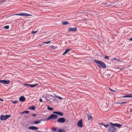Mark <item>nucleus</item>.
Instances as JSON below:
<instances>
[{
	"label": "nucleus",
	"mask_w": 132,
	"mask_h": 132,
	"mask_svg": "<svg viewBox=\"0 0 132 132\" xmlns=\"http://www.w3.org/2000/svg\"><path fill=\"white\" fill-rule=\"evenodd\" d=\"M130 111L131 112H132V108L130 110Z\"/></svg>",
	"instance_id": "nucleus-42"
},
{
	"label": "nucleus",
	"mask_w": 132,
	"mask_h": 132,
	"mask_svg": "<svg viewBox=\"0 0 132 132\" xmlns=\"http://www.w3.org/2000/svg\"><path fill=\"white\" fill-rule=\"evenodd\" d=\"M94 62L96 63L97 66L100 68H105L106 67L105 64L103 62L100 61L94 60Z\"/></svg>",
	"instance_id": "nucleus-2"
},
{
	"label": "nucleus",
	"mask_w": 132,
	"mask_h": 132,
	"mask_svg": "<svg viewBox=\"0 0 132 132\" xmlns=\"http://www.w3.org/2000/svg\"><path fill=\"white\" fill-rule=\"evenodd\" d=\"M109 123L110 125L109 126L108 130L110 132H116L117 130L116 127L120 128L122 126V124L118 123H113L111 122H109Z\"/></svg>",
	"instance_id": "nucleus-1"
},
{
	"label": "nucleus",
	"mask_w": 132,
	"mask_h": 132,
	"mask_svg": "<svg viewBox=\"0 0 132 132\" xmlns=\"http://www.w3.org/2000/svg\"><path fill=\"white\" fill-rule=\"evenodd\" d=\"M43 120V119H40V120H38L37 121H34V123L35 124H37L41 122L40 121H42Z\"/></svg>",
	"instance_id": "nucleus-12"
},
{
	"label": "nucleus",
	"mask_w": 132,
	"mask_h": 132,
	"mask_svg": "<svg viewBox=\"0 0 132 132\" xmlns=\"http://www.w3.org/2000/svg\"><path fill=\"white\" fill-rule=\"evenodd\" d=\"M122 97H132V94H128L127 95Z\"/></svg>",
	"instance_id": "nucleus-11"
},
{
	"label": "nucleus",
	"mask_w": 132,
	"mask_h": 132,
	"mask_svg": "<svg viewBox=\"0 0 132 132\" xmlns=\"http://www.w3.org/2000/svg\"><path fill=\"white\" fill-rule=\"evenodd\" d=\"M77 29L76 27L74 28H68V31H75Z\"/></svg>",
	"instance_id": "nucleus-8"
},
{
	"label": "nucleus",
	"mask_w": 132,
	"mask_h": 132,
	"mask_svg": "<svg viewBox=\"0 0 132 132\" xmlns=\"http://www.w3.org/2000/svg\"><path fill=\"white\" fill-rule=\"evenodd\" d=\"M12 103H13L14 104H15L17 103H18V101H12Z\"/></svg>",
	"instance_id": "nucleus-27"
},
{
	"label": "nucleus",
	"mask_w": 132,
	"mask_h": 132,
	"mask_svg": "<svg viewBox=\"0 0 132 132\" xmlns=\"http://www.w3.org/2000/svg\"><path fill=\"white\" fill-rule=\"evenodd\" d=\"M57 114L61 116H63L64 114L62 112L58 111Z\"/></svg>",
	"instance_id": "nucleus-18"
},
{
	"label": "nucleus",
	"mask_w": 132,
	"mask_h": 132,
	"mask_svg": "<svg viewBox=\"0 0 132 132\" xmlns=\"http://www.w3.org/2000/svg\"><path fill=\"white\" fill-rule=\"evenodd\" d=\"M59 132H66L65 130L64 129H61L59 130Z\"/></svg>",
	"instance_id": "nucleus-22"
},
{
	"label": "nucleus",
	"mask_w": 132,
	"mask_h": 132,
	"mask_svg": "<svg viewBox=\"0 0 132 132\" xmlns=\"http://www.w3.org/2000/svg\"><path fill=\"white\" fill-rule=\"evenodd\" d=\"M8 118V115H6L5 116L1 114L0 116V119L2 121L5 120Z\"/></svg>",
	"instance_id": "nucleus-4"
},
{
	"label": "nucleus",
	"mask_w": 132,
	"mask_h": 132,
	"mask_svg": "<svg viewBox=\"0 0 132 132\" xmlns=\"http://www.w3.org/2000/svg\"><path fill=\"white\" fill-rule=\"evenodd\" d=\"M2 84H8V80H3Z\"/></svg>",
	"instance_id": "nucleus-17"
},
{
	"label": "nucleus",
	"mask_w": 132,
	"mask_h": 132,
	"mask_svg": "<svg viewBox=\"0 0 132 132\" xmlns=\"http://www.w3.org/2000/svg\"><path fill=\"white\" fill-rule=\"evenodd\" d=\"M82 120V119H81L79 121H78L77 123V126L80 128L82 127L83 126Z\"/></svg>",
	"instance_id": "nucleus-5"
},
{
	"label": "nucleus",
	"mask_w": 132,
	"mask_h": 132,
	"mask_svg": "<svg viewBox=\"0 0 132 132\" xmlns=\"http://www.w3.org/2000/svg\"><path fill=\"white\" fill-rule=\"evenodd\" d=\"M127 103V102H121V103H118L119 104H123V103H124V104H125L126 103Z\"/></svg>",
	"instance_id": "nucleus-32"
},
{
	"label": "nucleus",
	"mask_w": 132,
	"mask_h": 132,
	"mask_svg": "<svg viewBox=\"0 0 132 132\" xmlns=\"http://www.w3.org/2000/svg\"><path fill=\"white\" fill-rule=\"evenodd\" d=\"M55 97L59 99V100H62L63 99L60 96H59L58 95H55Z\"/></svg>",
	"instance_id": "nucleus-20"
},
{
	"label": "nucleus",
	"mask_w": 132,
	"mask_h": 132,
	"mask_svg": "<svg viewBox=\"0 0 132 132\" xmlns=\"http://www.w3.org/2000/svg\"><path fill=\"white\" fill-rule=\"evenodd\" d=\"M40 101L41 102H43V101L42 100L41 98L40 99Z\"/></svg>",
	"instance_id": "nucleus-36"
},
{
	"label": "nucleus",
	"mask_w": 132,
	"mask_h": 132,
	"mask_svg": "<svg viewBox=\"0 0 132 132\" xmlns=\"http://www.w3.org/2000/svg\"><path fill=\"white\" fill-rule=\"evenodd\" d=\"M37 32V31H32L31 32V34H34L35 33H36Z\"/></svg>",
	"instance_id": "nucleus-31"
},
{
	"label": "nucleus",
	"mask_w": 132,
	"mask_h": 132,
	"mask_svg": "<svg viewBox=\"0 0 132 132\" xmlns=\"http://www.w3.org/2000/svg\"><path fill=\"white\" fill-rule=\"evenodd\" d=\"M110 91L111 92H114L115 91V90H113L112 89H110Z\"/></svg>",
	"instance_id": "nucleus-34"
},
{
	"label": "nucleus",
	"mask_w": 132,
	"mask_h": 132,
	"mask_svg": "<svg viewBox=\"0 0 132 132\" xmlns=\"http://www.w3.org/2000/svg\"><path fill=\"white\" fill-rule=\"evenodd\" d=\"M101 125H103V126H104L106 128H107V127L108 126H109V125H105V124H103V123H101Z\"/></svg>",
	"instance_id": "nucleus-23"
},
{
	"label": "nucleus",
	"mask_w": 132,
	"mask_h": 132,
	"mask_svg": "<svg viewBox=\"0 0 132 132\" xmlns=\"http://www.w3.org/2000/svg\"><path fill=\"white\" fill-rule=\"evenodd\" d=\"M11 117V116L10 115H9V118Z\"/></svg>",
	"instance_id": "nucleus-43"
},
{
	"label": "nucleus",
	"mask_w": 132,
	"mask_h": 132,
	"mask_svg": "<svg viewBox=\"0 0 132 132\" xmlns=\"http://www.w3.org/2000/svg\"><path fill=\"white\" fill-rule=\"evenodd\" d=\"M57 117L58 116L57 115L52 114H51L50 116L48 118L47 120H48L53 119H55L57 118Z\"/></svg>",
	"instance_id": "nucleus-3"
},
{
	"label": "nucleus",
	"mask_w": 132,
	"mask_h": 132,
	"mask_svg": "<svg viewBox=\"0 0 132 132\" xmlns=\"http://www.w3.org/2000/svg\"><path fill=\"white\" fill-rule=\"evenodd\" d=\"M62 23L63 25L68 24L69 23L67 21H62Z\"/></svg>",
	"instance_id": "nucleus-19"
},
{
	"label": "nucleus",
	"mask_w": 132,
	"mask_h": 132,
	"mask_svg": "<svg viewBox=\"0 0 132 132\" xmlns=\"http://www.w3.org/2000/svg\"><path fill=\"white\" fill-rule=\"evenodd\" d=\"M10 81L9 80V83H10Z\"/></svg>",
	"instance_id": "nucleus-46"
},
{
	"label": "nucleus",
	"mask_w": 132,
	"mask_h": 132,
	"mask_svg": "<svg viewBox=\"0 0 132 132\" xmlns=\"http://www.w3.org/2000/svg\"><path fill=\"white\" fill-rule=\"evenodd\" d=\"M88 120H91L92 118V116L90 114H88Z\"/></svg>",
	"instance_id": "nucleus-13"
},
{
	"label": "nucleus",
	"mask_w": 132,
	"mask_h": 132,
	"mask_svg": "<svg viewBox=\"0 0 132 132\" xmlns=\"http://www.w3.org/2000/svg\"><path fill=\"white\" fill-rule=\"evenodd\" d=\"M104 58L106 60H109V57L108 56H105L104 57Z\"/></svg>",
	"instance_id": "nucleus-25"
},
{
	"label": "nucleus",
	"mask_w": 132,
	"mask_h": 132,
	"mask_svg": "<svg viewBox=\"0 0 132 132\" xmlns=\"http://www.w3.org/2000/svg\"><path fill=\"white\" fill-rule=\"evenodd\" d=\"M29 128L30 129L35 130L38 129V128L35 126H31L29 127Z\"/></svg>",
	"instance_id": "nucleus-9"
},
{
	"label": "nucleus",
	"mask_w": 132,
	"mask_h": 132,
	"mask_svg": "<svg viewBox=\"0 0 132 132\" xmlns=\"http://www.w3.org/2000/svg\"><path fill=\"white\" fill-rule=\"evenodd\" d=\"M26 100V99L24 96H21L20 97L19 100L21 102L24 101Z\"/></svg>",
	"instance_id": "nucleus-10"
},
{
	"label": "nucleus",
	"mask_w": 132,
	"mask_h": 132,
	"mask_svg": "<svg viewBox=\"0 0 132 132\" xmlns=\"http://www.w3.org/2000/svg\"><path fill=\"white\" fill-rule=\"evenodd\" d=\"M13 15H10V16H13Z\"/></svg>",
	"instance_id": "nucleus-44"
},
{
	"label": "nucleus",
	"mask_w": 132,
	"mask_h": 132,
	"mask_svg": "<svg viewBox=\"0 0 132 132\" xmlns=\"http://www.w3.org/2000/svg\"><path fill=\"white\" fill-rule=\"evenodd\" d=\"M25 113L24 112V111L22 112V113H21L22 114H23L24 113Z\"/></svg>",
	"instance_id": "nucleus-40"
},
{
	"label": "nucleus",
	"mask_w": 132,
	"mask_h": 132,
	"mask_svg": "<svg viewBox=\"0 0 132 132\" xmlns=\"http://www.w3.org/2000/svg\"><path fill=\"white\" fill-rule=\"evenodd\" d=\"M70 50V49H69V48H67L64 53L63 54V55H65V54H66Z\"/></svg>",
	"instance_id": "nucleus-15"
},
{
	"label": "nucleus",
	"mask_w": 132,
	"mask_h": 132,
	"mask_svg": "<svg viewBox=\"0 0 132 132\" xmlns=\"http://www.w3.org/2000/svg\"><path fill=\"white\" fill-rule=\"evenodd\" d=\"M47 109L50 111H52L54 109L53 108H51L49 106H48L47 108Z\"/></svg>",
	"instance_id": "nucleus-21"
},
{
	"label": "nucleus",
	"mask_w": 132,
	"mask_h": 132,
	"mask_svg": "<svg viewBox=\"0 0 132 132\" xmlns=\"http://www.w3.org/2000/svg\"><path fill=\"white\" fill-rule=\"evenodd\" d=\"M111 60H114L115 61H119L120 60H118L117 59L116 57H114V58L113 59H112Z\"/></svg>",
	"instance_id": "nucleus-24"
},
{
	"label": "nucleus",
	"mask_w": 132,
	"mask_h": 132,
	"mask_svg": "<svg viewBox=\"0 0 132 132\" xmlns=\"http://www.w3.org/2000/svg\"><path fill=\"white\" fill-rule=\"evenodd\" d=\"M38 85V84L37 83H36L35 84H34V85H30V86L31 88L34 87H36Z\"/></svg>",
	"instance_id": "nucleus-16"
},
{
	"label": "nucleus",
	"mask_w": 132,
	"mask_h": 132,
	"mask_svg": "<svg viewBox=\"0 0 132 132\" xmlns=\"http://www.w3.org/2000/svg\"><path fill=\"white\" fill-rule=\"evenodd\" d=\"M3 28L8 29V25L7 26H5Z\"/></svg>",
	"instance_id": "nucleus-28"
},
{
	"label": "nucleus",
	"mask_w": 132,
	"mask_h": 132,
	"mask_svg": "<svg viewBox=\"0 0 132 132\" xmlns=\"http://www.w3.org/2000/svg\"><path fill=\"white\" fill-rule=\"evenodd\" d=\"M53 113L54 114H57L58 112L54 111L53 112Z\"/></svg>",
	"instance_id": "nucleus-35"
},
{
	"label": "nucleus",
	"mask_w": 132,
	"mask_h": 132,
	"mask_svg": "<svg viewBox=\"0 0 132 132\" xmlns=\"http://www.w3.org/2000/svg\"><path fill=\"white\" fill-rule=\"evenodd\" d=\"M56 130V129L54 127H52V131H55Z\"/></svg>",
	"instance_id": "nucleus-26"
},
{
	"label": "nucleus",
	"mask_w": 132,
	"mask_h": 132,
	"mask_svg": "<svg viewBox=\"0 0 132 132\" xmlns=\"http://www.w3.org/2000/svg\"><path fill=\"white\" fill-rule=\"evenodd\" d=\"M129 40H130L131 41H132V38H130L129 39Z\"/></svg>",
	"instance_id": "nucleus-41"
},
{
	"label": "nucleus",
	"mask_w": 132,
	"mask_h": 132,
	"mask_svg": "<svg viewBox=\"0 0 132 132\" xmlns=\"http://www.w3.org/2000/svg\"><path fill=\"white\" fill-rule=\"evenodd\" d=\"M35 107L34 106L32 105L29 108V109H30V110H34L35 109Z\"/></svg>",
	"instance_id": "nucleus-14"
},
{
	"label": "nucleus",
	"mask_w": 132,
	"mask_h": 132,
	"mask_svg": "<svg viewBox=\"0 0 132 132\" xmlns=\"http://www.w3.org/2000/svg\"><path fill=\"white\" fill-rule=\"evenodd\" d=\"M65 121V119L63 117L59 118L57 120V121L60 123H63Z\"/></svg>",
	"instance_id": "nucleus-6"
},
{
	"label": "nucleus",
	"mask_w": 132,
	"mask_h": 132,
	"mask_svg": "<svg viewBox=\"0 0 132 132\" xmlns=\"http://www.w3.org/2000/svg\"><path fill=\"white\" fill-rule=\"evenodd\" d=\"M14 15H20L23 16H28L30 15V14L25 13H22L19 14H16Z\"/></svg>",
	"instance_id": "nucleus-7"
},
{
	"label": "nucleus",
	"mask_w": 132,
	"mask_h": 132,
	"mask_svg": "<svg viewBox=\"0 0 132 132\" xmlns=\"http://www.w3.org/2000/svg\"><path fill=\"white\" fill-rule=\"evenodd\" d=\"M30 84H23L24 85L26 86H30Z\"/></svg>",
	"instance_id": "nucleus-29"
},
{
	"label": "nucleus",
	"mask_w": 132,
	"mask_h": 132,
	"mask_svg": "<svg viewBox=\"0 0 132 132\" xmlns=\"http://www.w3.org/2000/svg\"><path fill=\"white\" fill-rule=\"evenodd\" d=\"M3 80H0V83H2V84Z\"/></svg>",
	"instance_id": "nucleus-37"
},
{
	"label": "nucleus",
	"mask_w": 132,
	"mask_h": 132,
	"mask_svg": "<svg viewBox=\"0 0 132 132\" xmlns=\"http://www.w3.org/2000/svg\"><path fill=\"white\" fill-rule=\"evenodd\" d=\"M0 100L2 101H3V100L1 98H0Z\"/></svg>",
	"instance_id": "nucleus-39"
},
{
	"label": "nucleus",
	"mask_w": 132,
	"mask_h": 132,
	"mask_svg": "<svg viewBox=\"0 0 132 132\" xmlns=\"http://www.w3.org/2000/svg\"><path fill=\"white\" fill-rule=\"evenodd\" d=\"M51 42V41H49L48 42H44L43 43H44L45 44H48V43H50Z\"/></svg>",
	"instance_id": "nucleus-30"
},
{
	"label": "nucleus",
	"mask_w": 132,
	"mask_h": 132,
	"mask_svg": "<svg viewBox=\"0 0 132 132\" xmlns=\"http://www.w3.org/2000/svg\"><path fill=\"white\" fill-rule=\"evenodd\" d=\"M107 75H109V76H110V75H109V74H107Z\"/></svg>",
	"instance_id": "nucleus-45"
},
{
	"label": "nucleus",
	"mask_w": 132,
	"mask_h": 132,
	"mask_svg": "<svg viewBox=\"0 0 132 132\" xmlns=\"http://www.w3.org/2000/svg\"><path fill=\"white\" fill-rule=\"evenodd\" d=\"M36 114H34L32 115V116H36Z\"/></svg>",
	"instance_id": "nucleus-38"
},
{
	"label": "nucleus",
	"mask_w": 132,
	"mask_h": 132,
	"mask_svg": "<svg viewBox=\"0 0 132 132\" xmlns=\"http://www.w3.org/2000/svg\"><path fill=\"white\" fill-rule=\"evenodd\" d=\"M29 112L28 111H24V112L25 113H27V114Z\"/></svg>",
	"instance_id": "nucleus-33"
}]
</instances>
